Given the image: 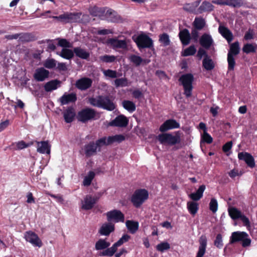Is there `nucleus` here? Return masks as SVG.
Masks as SVG:
<instances>
[{
	"label": "nucleus",
	"mask_w": 257,
	"mask_h": 257,
	"mask_svg": "<svg viewBox=\"0 0 257 257\" xmlns=\"http://www.w3.org/2000/svg\"><path fill=\"white\" fill-rule=\"evenodd\" d=\"M89 102L93 106L101 107L108 110H113L115 108L114 104L108 97L98 96L90 98Z\"/></svg>",
	"instance_id": "obj_1"
},
{
	"label": "nucleus",
	"mask_w": 257,
	"mask_h": 257,
	"mask_svg": "<svg viewBox=\"0 0 257 257\" xmlns=\"http://www.w3.org/2000/svg\"><path fill=\"white\" fill-rule=\"evenodd\" d=\"M149 198V192L145 189L136 190L131 197V202L137 208L140 207Z\"/></svg>",
	"instance_id": "obj_2"
},
{
	"label": "nucleus",
	"mask_w": 257,
	"mask_h": 257,
	"mask_svg": "<svg viewBox=\"0 0 257 257\" xmlns=\"http://www.w3.org/2000/svg\"><path fill=\"white\" fill-rule=\"evenodd\" d=\"M158 140L162 144H168L174 145L179 144L181 142L180 135L179 132H177L175 136L171 134H162L158 136Z\"/></svg>",
	"instance_id": "obj_3"
},
{
	"label": "nucleus",
	"mask_w": 257,
	"mask_h": 257,
	"mask_svg": "<svg viewBox=\"0 0 257 257\" xmlns=\"http://www.w3.org/2000/svg\"><path fill=\"white\" fill-rule=\"evenodd\" d=\"M181 82L184 89V94L187 97H189L192 95L193 89L192 82L193 76L191 74L183 75L179 79Z\"/></svg>",
	"instance_id": "obj_4"
},
{
	"label": "nucleus",
	"mask_w": 257,
	"mask_h": 257,
	"mask_svg": "<svg viewBox=\"0 0 257 257\" xmlns=\"http://www.w3.org/2000/svg\"><path fill=\"white\" fill-rule=\"evenodd\" d=\"M130 238V235L127 234H124L117 242L114 243L111 247L103 251L100 254V255L108 256H112L117 250V247L121 245L123 243L127 241Z\"/></svg>",
	"instance_id": "obj_5"
},
{
	"label": "nucleus",
	"mask_w": 257,
	"mask_h": 257,
	"mask_svg": "<svg viewBox=\"0 0 257 257\" xmlns=\"http://www.w3.org/2000/svg\"><path fill=\"white\" fill-rule=\"evenodd\" d=\"M80 16V13H66L59 16H52V18L59 22L67 23L79 21Z\"/></svg>",
	"instance_id": "obj_6"
},
{
	"label": "nucleus",
	"mask_w": 257,
	"mask_h": 257,
	"mask_svg": "<svg viewBox=\"0 0 257 257\" xmlns=\"http://www.w3.org/2000/svg\"><path fill=\"white\" fill-rule=\"evenodd\" d=\"M95 115V111L91 108H85L78 113L77 119L82 122H86L93 119Z\"/></svg>",
	"instance_id": "obj_7"
},
{
	"label": "nucleus",
	"mask_w": 257,
	"mask_h": 257,
	"mask_svg": "<svg viewBox=\"0 0 257 257\" xmlns=\"http://www.w3.org/2000/svg\"><path fill=\"white\" fill-rule=\"evenodd\" d=\"M135 41L140 49L144 48H150L153 46L152 40L144 34L139 35L136 38Z\"/></svg>",
	"instance_id": "obj_8"
},
{
	"label": "nucleus",
	"mask_w": 257,
	"mask_h": 257,
	"mask_svg": "<svg viewBox=\"0 0 257 257\" xmlns=\"http://www.w3.org/2000/svg\"><path fill=\"white\" fill-rule=\"evenodd\" d=\"M107 219L108 221L114 222H122L124 221V216L122 212L118 210H113L108 211L106 214Z\"/></svg>",
	"instance_id": "obj_9"
},
{
	"label": "nucleus",
	"mask_w": 257,
	"mask_h": 257,
	"mask_svg": "<svg viewBox=\"0 0 257 257\" xmlns=\"http://www.w3.org/2000/svg\"><path fill=\"white\" fill-rule=\"evenodd\" d=\"M25 239L30 242L33 245L39 247L42 246V242L38 236L34 232L29 231L25 234Z\"/></svg>",
	"instance_id": "obj_10"
},
{
	"label": "nucleus",
	"mask_w": 257,
	"mask_h": 257,
	"mask_svg": "<svg viewBox=\"0 0 257 257\" xmlns=\"http://www.w3.org/2000/svg\"><path fill=\"white\" fill-rule=\"evenodd\" d=\"M212 3L218 5H225L233 8H239L244 4L243 0H213Z\"/></svg>",
	"instance_id": "obj_11"
},
{
	"label": "nucleus",
	"mask_w": 257,
	"mask_h": 257,
	"mask_svg": "<svg viewBox=\"0 0 257 257\" xmlns=\"http://www.w3.org/2000/svg\"><path fill=\"white\" fill-rule=\"evenodd\" d=\"M180 124L175 119H170L166 120L160 127L159 130L161 132H165L169 130L178 128Z\"/></svg>",
	"instance_id": "obj_12"
},
{
	"label": "nucleus",
	"mask_w": 257,
	"mask_h": 257,
	"mask_svg": "<svg viewBox=\"0 0 257 257\" xmlns=\"http://www.w3.org/2000/svg\"><path fill=\"white\" fill-rule=\"evenodd\" d=\"M97 201V199L91 195H86L81 201V208L84 210H90L93 208Z\"/></svg>",
	"instance_id": "obj_13"
},
{
	"label": "nucleus",
	"mask_w": 257,
	"mask_h": 257,
	"mask_svg": "<svg viewBox=\"0 0 257 257\" xmlns=\"http://www.w3.org/2000/svg\"><path fill=\"white\" fill-rule=\"evenodd\" d=\"M114 230V225L111 222H105L102 224L98 230L101 235L108 236Z\"/></svg>",
	"instance_id": "obj_14"
},
{
	"label": "nucleus",
	"mask_w": 257,
	"mask_h": 257,
	"mask_svg": "<svg viewBox=\"0 0 257 257\" xmlns=\"http://www.w3.org/2000/svg\"><path fill=\"white\" fill-rule=\"evenodd\" d=\"M92 81L90 78L83 77L76 82V87L81 90L89 88L92 84Z\"/></svg>",
	"instance_id": "obj_15"
},
{
	"label": "nucleus",
	"mask_w": 257,
	"mask_h": 257,
	"mask_svg": "<svg viewBox=\"0 0 257 257\" xmlns=\"http://www.w3.org/2000/svg\"><path fill=\"white\" fill-rule=\"evenodd\" d=\"M128 122V120L126 117L123 115H120L111 121L109 123V125L118 127H125L127 125Z\"/></svg>",
	"instance_id": "obj_16"
},
{
	"label": "nucleus",
	"mask_w": 257,
	"mask_h": 257,
	"mask_svg": "<svg viewBox=\"0 0 257 257\" xmlns=\"http://www.w3.org/2000/svg\"><path fill=\"white\" fill-rule=\"evenodd\" d=\"M238 158L239 160H243L247 165L250 168H253L255 166L254 160L253 157L248 153L240 152L238 154Z\"/></svg>",
	"instance_id": "obj_17"
},
{
	"label": "nucleus",
	"mask_w": 257,
	"mask_h": 257,
	"mask_svg": "<svg viewBox=\"0 0 257 257\" xmlns=\"http://www.w3.org/2000/svg\"><path fill=\"white\" fill-rule=\"evenodd\" d=\"M83 150L85 156L87 157H89L95 155L98 149L97 148V146L95 144V143L91 142L84 146Z\"/></svg>",
	"instance_id": "obj_18"
},
{
	"label": "nucleus",
	"mask_w": 257,
	"mask_h": 257,
	"mask_svg": "<svg viewBox=\"0 0 257 257\" xmlns=\"http://www.w3.org/2000/svg\"><path fill=\"white\" fill-rule=\"evenodd\" d=\"M77 99L76 95L75 93H65L59 99V101L61 105H65L70 102H74Z\"/></svg>",
	"instance_id": "obj_19"
},
{
	"label": "nucleus",
	"mask_w": 257,
	"mask_h": 257,
	"mask_svg": "<svg viewBox=\"0 0 257 257\" xmlns=\"http://www.w3.org/2000/svg\"><path fill=\"white\" fill-rule=\"evenodd\" d=\"M49 72L44 68H38L34 75V78L38 81H43L48 77Z\"/></svg>",
	"instance_id": "obj_20"
},
{
	"label": "nucleus",
	"mask_w": 257,
	"mask_h": 257,
	"mask_svg": "<svg viewBox=\"0 0 257 257\" xmlns=\"http://www.w3.org/2000/svg\"><path fill=\"white\" fill-rule=\"evenodd\" d=\"M201 3V0H197L192 3L186 4L183 7V9L189 13H193L196 15L199 14L198 13L197 7L199 6Z\"/></svg>",
	"instance_id": "obj_21"
},
{
	"label": "nucleus",
	"mask_w": 257,
	"mask_h": 257,
	"mask_svg": "<svg viewBox=\"0 0 257 257\" xmlns=\"http://www.w3.org/2000/svg\"><path fill=\"white\" fill-rule=\"evenodd\" d=\"M199 42L203 47L208 49L213 44V40L210 35L204 34L201 37Z\"/></svg>",
	"instance_id": "obj_22"
},
{
	"label": "nucleus",
	"mask_w": 257,
	"mask_h": 257,
	"mask_svg": "<svg viewBox=\"0 0 257 257\" xmlns=\"http://www.w3.org/2000/svg\"><path fill=\"white\" fill-rule=\"evenodd\" d=\"M37 151L38 153L41 154H50L51 151V146L49 144L48 142L42 141L37 142Z\"/></svg>",
	"instance_id": "obj_23"
},
{
	"label": "nucleus",
	"mask_w": 257,
	"mask_h": 257,
	"mask_svg": "<svg viewBox=\"0 0 257 257\" xmlns=\"http://www.w3.org/2000/svg\"><path fill=\"white\" fill-rule=\"evenodd\" d=\"M108 43L113 48L125 49L127 48L126 42L125 40H117L116 39H110L108 40Z\"/></svg>",
	"instance_id": "obj_24"
},
{
	"label": "nucleus",
	"mask_w": 257,
	"mask_h": 257,
	"mask_svg": "<svg viewBox=\"0 0 257 257\" xmlns=\"http://www.w3.org/2000/svg\"><path fill=\"white\" fill-rule=\"evenodd\" d=\"M199 246L196 257H203L206 251L207 239L206 236H201L199 239Z\"/></svg>",
	"instance_id": "obj_25"
},
{
	"label": "nucleus",
	"mask_w": 257,
	"mask_h": 257,
	"mask_svg": "<svg viewBox=\"0 0 257 257\" xmlns=\"http://www.w3.org/2000/svg\"><path fill=\"white\" fill-rule=\"evenodd\" d=\"M218 31L228 43H230L233 40V35L231 32L226 27L219 26Z\"/></svg>",
	"instance_id": "obj_26"
},
{
	"label": "nucleus",
	"mask_w": 257,
	"mask_h": 257,
	"mask_svg": "<svg viewBox=\"0 0 257 257\" xmlns=\"http://www.w3.org/2000/svg\"><path fill=\"white\" fill-rule=\"evenodd\" d=\"M179 38L184 45H187L189 44L191 37L189 31L186 29H183L179 32Z\"/></svg>",
	"instance_id": "obj_27"
},
{
	"label": "nucleus",
	"mask_w": 257,
	"mask_h": 257,
	"mask_svg": "<svg viewBox=\"0 0 257 257\" xmlns=\"http://www.w3.org/2000/svg\"><path fill=\"white\" fill-rule=\"evenodd\" d=\"M214 9V6L211 3L207 1L202 2L200 7L198 8V13L201 14L203 13L210 12Z\"/></svg>",
	"instance_id": "obj_28"
},
{
	"label": "nucleus",
	"mask_w": 257,
	"mask_h": 257,
	"mask_svg": "<svg viewBox=\"0 0 257 257\" xmlns=\"http://www.w3.org/2000/svg\"><path fill=\"white\" fill-rule=\"evenodd\" d=\"M205 188L206 187L204 185H201L196 192L191 193L189 195V198L194 201L199 200L203 196V194Z\"/></svg>",
	"instance_id": "obj_29"
},
{
	"label": "nucleus",
	"mask_w": 257,
	"mask_h": 257,
	"mask_svg": "<svg viewBox=\"0 0 257 257\" xmlns=\"http://www.w3.org/2000/svg\"><path fill=\"white\" fill-rule=\"evenodd\" d=\"M75 114L74 109L71 107H68L63 113L65 121L67 123L71 122L73 120Z\"/></svg>",
	"instance_id": "obj_30"
},
{
	"label": "nucleus",
	"mask_w": 257,
	"mask_h": 257,
	"mask_svg": "<svg viewBox=\"0 0 257 257\" xmlns=\"http://www.w3.org/2000/svg\"><path fill=\"white\" fill-rule=\"evenodd\" d=\"M248 236V235L245 232H233L230 237V242L233 243L238 241H242L243 238Z\"/></svg>",
	"instance_id": "obj_31"
},
{
	"label": "nucleus",
	"mask_w": 257,
	"mask_h": 257,
	"mask_svg": "<svg viewBox=\"0 0 257 257\" xmlns=\"http://www.w3.org/2000/svg\"><path fill=\"white\" fill-rule=\"evenodd\" d=\"M110 245L109 242L107 241L105 239H99L95 243V248L97 250H106Z\"/></svg>",
	"instance_id": "obj_32"
},
{
	"label": "nucleus",
	"mask_w": 257,
	"mask_h": 257,
	"mask_svg": "<svg viewBox=\"0 0 257 257\" xmlns=\"http://www.w3.org/2000/svg\"><path fill=\"white\" fill-rule=\"evenodd\" d=\"M74 52L76 56L83 59H87L90 56V54L88 51L80 47L75 48L74 49Z\"/></svg>",
	"instance_id": "obj_33"
},
{
	"label": "nucleus",
	"mask_w": 257,
	"mask_h": 257,
	"mask_svg": "<svg viewBox=\"0 0 257 257\" xmlns=\"http://www.w3.org/2000/svg\"><path fill=\"white\" fill-rule=\"evenodd\" d=\"M60 82L57 80H51L45 84L44 89L46 91L49 92L56 89L59 86Z\"/></svg>",
	"instance_id": "obj_34"
},
{
	"label": "nucleus",
	"mask_w": 257,
	"mask_h": 257,
	"mask_svg": "<svg viewBox=\"0 0 257 257\" xmlns=\"http://www.w3.org/2000/svg\"><path fill=\"white\" fill-rule=\"evenodd\" d=\"M125 224L128 231L132 234L135 233L139 229V223L137 221L127 220Z\"/></svg>",
	"instance_id": "obj_35"
},
{
	"label": "nucleus",
	"mask_w": 257,
	"mask_h": 257,
	"mask_svg": "<svg viewBox=\"0 0 257 257\" xmlns=\"http://www.w3.org/2000/svg\"><path fill=\"white\" fill-rule=\"evenodd\" d=\"M105 17L107 21L111 22H116L119 20V16L116 14V12L111 9L106 11Z\"/></svg>",
	"instance_id": "obj_36"
},
{
	"label": "nucleus",
	"mask_w": 257,
	"mask_h": 257,
	"mask_svg": "<svg viewBox=\"0 0 257 257\" xmlns=\"http://www.w3.org/2000/svg\"><path fill=\"white\" fill-rule=\"evenodd\" d=\"M228 211L229 216L233 220L239 218L242 214V213L235 207H230Z\"/></svg>",
	"instance_id": "obj_37"
},
{
	"label": "nucleus",
	"mask_w": 257,
	"mask_h": 257,
	"mask_svg": "<svg viewBox=\"0 0 257 257\" xmlns=\"http://www.w3.org/2000/svg\"><path fill=\"white\" fill-rule=\"evenodd\" d=\"M123 108L130 112H134L136 108L135 104L130 100H124L122 102Z\"/></svg>",
	"instance_id": "obj_38"
},
{
	"label": "nucleus",
	"mask_w": 257,
	"mask_h": 257,
	"mask_svg": "<svg viewBox=\"0 0 257 257\" xmlns=\"http://www.w3.org/2000/svg\"><path fill=\"white\" fill-rule=\"evenodd\" d=\"M187 209L192 215H195L198 210V204L194 201H189L187 204Z\"/></svg>",
	"instance_id": "obj_39"
},
{
	"label": "nucleus",
	"mask_w": 257,
	"mask_h": 257,
	"mask_svg": "<svg viewBox=\"0 0 257 257\" xmlns=\"http://www.w3.org/2000/svg\"><path fill=\"white\" fill-rule=\"evenodd\" d=\"M240 51L239 44L238 42H235L230 46V49L228 54L232 56H236L239 54Z\"/></svg>",
	"instance_id": "obj_40"
},
{
	"label": "nucleus",
	"mask_w": 257,
	"mask_h": 257,
	"mask_svg": "<svg viewBox=\"0 0 257 257\" xmlns=\"http://www.w3.org/2000/svg\"><path fill=\"white\" fill-rule=\"evenodd\" d=\"M256 48L257 45L255 44L247 43L243 46L242 51L246 54L254 53L256 51Z\"/></svg>",
	"instance_id": "obj_41"
},
{
	"label": "nucleus",
	"mask_w": 257,
	"mask_h": 257,
	"mask_svg": "<svg viewBox=\"0 0 257 257\" xmlns=\"http://www.w3.org/2000/svg\"><path fill=\"white\" fill-rule=\"evenodd\" d=\"M202 64L203 66L207 70H211L214 67V65L212 59L207 56L203 59Z\"/></svg>",
	"instance_id": "obj_42"
},
{
	"label": "nucleus",
	"mask_w": 257,
	"mask_h": 257,
	"mask_svg": "<svg viewBox=\"0 0 257 257\" xmlns=\"http://www.w3.org/2000/svg\"><path fill=\"white\" fill-rule=\"evenodd\" d=\"M95 176V174L94 172L89 171L87 176H86L84 179L83 181V185L85 186H89L91 184V182L94 178Z\"/></svg>",
	"instance_id": "obj_43"
},
{
	"label": "nucleus",
	"mask_w": 257,
	"mask_h": 257,
	"mask_svg": "<svg viewBox=\"0 0 257 257\" xmlns=\"http://www.w3.org/2000/svg\"><path fill=\"white\" fill-rule=\"evenodd\" d=\"M128 59L136 66L140 65L144 61L146 62V61L144 60L141 57L136 55H130L128 57Z\"/></svg>",
	"instance_id": "obj_44"
},
{
	"label": "nucleus",
	"mask_w": 257,
	"mask_h": 257,
	"mask_svg": "<svg viewBox=\"0 0 257 257\" xmlns=\"http://www.w3.org/2000/svg\"><path fill=\"white\" fill-rule=\"evenodd\" d=\"M59 55L66 59H70L74 56L73 52L68 49H63Z\"/></svg>",
	"instance_id": "obj_45"
},
{
	"label": "nucleus",
	"mask_w": 257,
	"mask_h": 257,
	"mask_svg": "<svg viewBox=\"0 0 257 257\" xmlns=\"http://www.w3.org/2000/svg\"><path fill=\"white\" fill-rule=\"evenodd\" d=\"M194 27L198 30H201L205 25V22L202 18H196L193 22Z\"/></svg>",
	"instance_id": "obj_46"
},
{
	"label": "nucleus",
	"mask_w": 257,
	"mask_h": 257,
	"mask_svg": "<svg viewBox=\"0 0 257 257\" xmlns=\"http://www.w3.org/2000/svg\"><path fill=\"white\" fill-rule=\"evenodd\" d=\"M109 142V137L106 138L105 137L102 138L95 143V144L97 146V148L98 149V151H99L100 150V148L105 145H108L111 144Z\"/></svg>",
	"instance_id": "obj_47"
},
{
	"label": "nucleus",
	"mask_w": 257,
	"mask_h": 257,
	"mask_svg": "<svg viewBox=\"0 0 257 257\" xmlns=\"http://www.w3.org/2000/svg\"><path fill=\"white\" fill-rule=\"evenodd\" d=\"M170 248V245L167 242H161L156 246L157 250L162 252L169 249Z\"/></svg>",
	"instance_id": "obj_48"
},
{
	"label": "nucleus",
	"mask_w": 257,
	"mask_h": 257,
	"mask_svg": "<svg viewBox=\"0 0 257 257\" xmlns=\"http://www.w3.org/2000/svg\"><path fill=\"white\" fill-rule=\"evenodd\" d=\"M116 87H124L128 85L127 80L125 78L116 79L114 80Z\"/></svg>",
	"instance_id": "obj_49"
},
{
	"label": "nucleus",
	"mask_w": 257,
	"mask_h": 257,
	"mask_svg": "<svg viewBox=\"0 0 257 257\" xmlns=\"http://www.w3.org/2000/svg\"><path fill=\"white\" fill-rule=\"evenodd\" d=\"M159 41L164 46H167L170 44L169 36L168 34L164 33L160 36Z\"/></svg>",
	"instance_id": "obj_50"
},
{
	"label": "nucleus",
	"mask_w": 257,
	"mask_h": 257,
	"mask_svg": "<svg viewBox=\"0 0 257 257\" xmlns=\"http://www.w3.org/2000/svg\"><path fill=\"white\" fill-rule=\"evenodd\" d=\"M125 140V137L123 135H115L112 137H109V142L110 144L113 143V142H118L120 143Z\"/></svg>",
	"instance_id": "obj_51"
},
{
	"label": "nucleus",
	"mask_w": 257,
	"mask_h": 257,
	"mask_svg": "<svg viewBox=\"0 0 257 257\" xmlns=\"http://www.w3.org/2000/svg\"><path fill=\"white\" fill-rule=\"evenodd\" d=\"M196 52V49L194 45L190 46L186 48L183 52V56H188L194 55Z\"/></svg>",
	"instance_id": "obj_52"
},
{
	"label": "nucleus",
	"mask_w": 257,
	"mask_h": 257,
	"mask_svg": "<svg viewBox=\"0 0 257 257\" xmlns=\"http://www.w3.org/2000/svg\"><path fill=\"white\" fill-rule=\"evenodd\" d=\"M227 62L228 64V70H233L235 64V59L234 56H232L230 54H227Z\"/></svg>",
	"instance_id": "obj_53"
},
{
	"label": "nucleus",
	"mask_w": 257,
	"mask_h": 257,
	"mask_svg": "<svg viewBox=\"0 0 257 257\" xmlns=\"http://www.w3.org/2000/svg\"><path fill=\"white\" fill-rule=\"evenodd\" d=\"M58 41V45L63 48H71L72 47V44L70 43L65 39H57Z\"/></svg>",
	"instance_id": "obj_54"
},
{
	"label": "nucleus",
	"mask_w": 257,
	"mask_h": 257,
	"mask_svg": "<svg viewBox=\"0 0 257 257\" xmlns=\"http://www.w3.org/2000/svg\"><path fill=\"white\" fill-rule=\"evenodd\" d=\"M209 209L213 212L215 213L218 209V203L215 198H212L209 203Z\"/></svg>",
	"instance_id": "obj_55"
},
{
	"label": "nucleus",
	"mask_w": 257,
	"mask_h": 257,
	"mask_svg": "<svg viewBox=\"0 0 257 257\" xmlns=\"http://www.w3.org/2000/svg\"><path fill=\"white\" fill-rule=\"evenodd\" d=\"M100 60L104 62L110 63L114 62L115 60V57L112 55H103L99 57Z\"/></svg>",
	"instance_id": "obj_56"
},
{
	"label": "nucleus",
	"mask_w": 257,
	"mask_h": 257,
	"mask_svg": "<svg viewBox=\"0 0 257 257\" xmlns=\"http://www.w3.org/2000/svg\"><path fill=\"white\" fill-rule=\"evenodd\" d=\"M103 74L109 78H115L117 77V72L116 71L110 69L103 70Z\"/></svg>",
	"instance_id": "obj_57"
},
{
	"label": "nucleus",
	"mask_w": 257,
	"mask_h": 257,
	"mask_svg": "<svg viewBox=\"0 0 257 257\" xmlns=\"http://www.w3.org/2000/svg\"><path fill=\"white\" fill-rule=\"evenodd\" d=\"M56 62L54 59H53L46 60L44 64V66L48 69L53 68L56 66Z\"/></svg>",
	"instance_id": "obj_58"
},
{
	"label": "nucleus",
	"mask_w": 257,
	"mask_h": 257,
	"mask_svg": "<svg viewBox=\"0 0 257 257\" xmlns=\"http://www.w3.org/2000/svg\"><path fill=\"white\" fill-rule=\"evenodd\" d=\"M201 141L207 144H210L212 142L213 139L206 131H204L202 136Z\"/></svg>",
	"instance_id": "obj_59"
},
{
	"label": "nucleus",
	"mask_w": 257,
	"mask_h": 257,
	"mask_svg": "<svg viewBox=\"0 0 257 257\" xmlns=\"http://www.w3.org/2000/svg\"><path fill=\"white\" fill-rule=\"evenodd\" d=\"M214 245L219 248H221L223 246L222 238L220 234L217 235L214 241Z\"/></svg>",
	"instance_id": "obj_60"
},
{
	"label": "nucleus",
	"mask_w": 257,
	"mask_h": 257,
	"mask_svg": "<svg viewBox=\"0 0 257 257\" xmlns=\"http://www.w3.org/2000/svg\"><path fill=\"white\" fill-rule=\"evenodd\" d=\"M254 32L252 29H249L248 31L245 34L244 38L246 40H251L253 38Z\"/></svg>",
	"instance_id": "obj_61"
},
{
	"label": "nucleus",
	"mask_w": 257,
	"mask_h": 257,
	"mask_svg": "<svg viewBox=\"0 0 257 257\" xmlns=\"http://www.w3.org/2000/svg\"><path fill=\"white\" fill-rule=\"evenodd\" d=\"M32 144V143L26 144L25 142L22 141L17 143V147L18 149L22 150L28 147Z\"/></svg>",
	"instance_id": "obj_62"
},
{
	"label": "nucleus",
	"mask_w": 257,
	"mask_h": 257,
	"mask_svg": "<svg viewBox=\"0 0 257 257\" xmlns=\"http://www.w3.org/2000/svg\"><path fill=\"white\" fill-rule=\"evenodd\" d=\"M20 35L19 38L21 41H29L30 40V35L28 33L19 34Z\"/></svg>",
	"instance_id": "obj_63"
},
{
	"label": "nucleus",
	"mask_w": 257,
	"mask_h": 257,
	"mask_svg": "<svg viewBox=\"0 0 257 257\" xmlns=\"http://www.w3.org/2000/svg\"><path fill=\"white\" fill-rule=\"evenodd\" d=\"M239 218L242 221L244 226H246L247 227H250V222L247 217L242 214Z\"/></svg>",
	"instance_id": "obj_64"
}]
</instances>
